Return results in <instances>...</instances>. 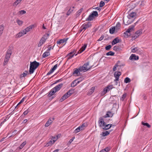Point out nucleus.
Wrapping results in <instances>:
<instances>
[{"label":"nucleus","instance_id":"f257e3e1","mask_svg":"<svg viewBox=\"0 0 152 152\" xmlns=\"http://www.w3.org/2000/svg\"><path fill=\"white\" fill-rule=\"evenodd\" d=\"M105 120L103 117H100L98 122L99 126L102 128L104 130H107L110 128L112 126V124H106L105 122Z\"/></svg>","mask_w":152,"mask_h":152},{"label":"nucleus","instance_id":"f03ea898","mask_svg":"<svg viewBox=\"0 0 152 152\" xmlns=\"http://www.w3.org/2000/svg\"><path fill=\"white\" fill-rule=\"evenodd\" d=\"M39 65V63L37 62L36 61H34L33 62H30L29 70V74L30 75L34 73V70L37 68Z\"/></svg>","mask_w":152,"mask_h":152},{"label":"nucleus","instance_id":"7ed1b4c3","mask_svg":"<svg viewBox=\"0 0 152 152\" xmlns=\"http://www.w3.org/2000/svg\"><path fill=\"white\" fill-rule=\"evenodd\" d=\"M49 33H47L43 36L38 44L37 46L38 47L41 46L45 42L49 37Z\"/></svg>","mask_w":152,"mask_h":152},{"label":"nucleus","instance_id":"20e7f679","mask_svg":"<svg viewBox=\"0 0 152 152\" xmlns=\"http://www.w3.org/2000/svg\"><path fill=\"white\" fill-rule=\"evenodd\" d=\"M12 53V52L10 50H7L3 63L4 66H5L9 62Z\"/></svg>","mask_w":152,"mask_h":152},{"label":"nucleus","instance_id":"39448f33","mask_svg":"<svg viewBox=\"0 0 152 152\" xmlns=\"http://www.w3.org/2000/svg\"><path fill=\"white\" fill-rule=\"evenodd\" d=\"M89 65V62H87L84 64L82 66L79 67V70L80 72L83 71V72H85L88 70L92 67V66H88Z\"/></svg>","mask_w":152,"mask_h":152},{"label":"nucleus","instance_id":"423d86ee","mask_svg":"<svg viewBox=\"0 0 152 152\" xmlns=\"http://www.w3.org/2000/svg\"><path fill=\"white\" fill-rule=\"evenodd\" d=\"M98 16V12L96 11H93L88 16V17L86 19V20L88 21H91L93 20L95 17Z\"/></svg>","mask_w":152,"mask_h":152},{"label":"nucleus","instance_id":"0eeeda50","mask_svg":"<svg viewBox=\"0 0 152 152\" xmlns=\"http://www.w3.org/2000/svg\"><path fill=\"white\" fill-rule=\"evenodd\" d=\"M30 29H24L16 35V37L19 38L24 35L26 34L27 32L30 31Z\"/></svg>","mask_w":152,"mask_h":152},{"label":"nucleus","instance_id":"6e6552de","mask_svg":"<svg viewBox=\"0 0 152 152\" xmlns=\"http://www.w3.org/2000/svg\"><path fill=\"white\" fill-rule=\"evenodd\" d=\"M142 31L141 29H139L137 31L135 34L132 36V40H134L135 39L137 38L140 35L142 34Z\"/></svg>","mask_w":152,"mask_h":152},{"label":"nucleus","instance_id":"1a4fd4ad","mask_svg":"<svg viewBox=\"0 0 152 152\" xmlns=\"http://www.w3.org/2000/svg\"><path fill=\"white\" fill-rule=\"evenodd\" d=\"M68 38H64L63 39H61L59 41H57V44L59 45L64 46L66 43V42L68 40Z\"/></svg>","mask_w":152,"mask_h":152},{"label":"nucleus","instance_id":"9d476101","mask_svg":"<svg viewBox=\"0 0 152 152\" xmlns=\"http://www.w3.org/2000/svg\"><path fill=\"white\" fill-rule=\"evenodd\" d=\"M121 73L120 72L117 71L115 72L114 75L115 78V81H118L119 80V76L121 75Z\"/></svg>","mask_w":152,"mask_h":152},{"label":"nucleus","instance_id":"9b49d317","mask_svg":"<svg viewBox=\"0 0 152 152\" xmlns=\"http://www.w3.org/2000/svg\"><path fill=\"white\" fill-rule=\"evenodd\" d=\"M113 87V85H112L108 86L104 89L103 92L104 94H106L108 91H109L110 90L112 89Z\"/></svg>","mask_w":152,"mask_h":152},{"label":"nucleus","instance_id":"f8f14e48","mask_svg":"<svg viewBox=\"0 0 152 152\" xmlns=\"http://www.w3.org/2000/svg\"><path fill=\"white\" fill-rule=\"evenodd\" d=\"M75 51H73L68 54L67 56V57L68 59H71L75 55V56L77 55V54H75Z\"/></svg>","mask_w":152,"mask_h":152},{"label":"nucleus","instance_id":"ddd939ff","mask_svg":"<svg viewBox=\"0 0 152 152\" xmlns=\"http://www.w3.org/2000/svg\"><path fill=\"white\" fill-rule=\"evenodd\" d=\"M91 23L90 22L86 23L83 25L82 28H91Z\"/></svg>","mask_w":152,"mask_h":152},{"label":"nucleus","instance_id":"4468645a","mask_svg":"<svg viewBox=\"0 0 152 152\" xmlns=\"http://www.w3.org/2000/svg\"><path fill=\"white\" fill-rule=\"evenodd\" d=\"M58 66V64H56L52 68L47 74V75H48L52 74L55 70L57 68Z\"/></svg>","mask_w":152,"mask_h":152},{"label":"nucleus","instance_id":"2eb2a0df","mask_svg":"<svg viewBox=\"0 0 152 152\" xmlns=\"http://www.w3.org/2000/svg\"><path fill=\"white\" fill-rule=\"evenodd\" d=\"M132 29H128V30L124 33V36L125 37L127 38L131 35L130 33L131 30Z\"/></svg>","mask_w":152,"mask_h":152},{"label":"nucleus","instance_id":"dca6fc26","mask_svg":"<svg viewBox=\"0 0 152 152\" xmlns=\"http://www.w3.org/2000/svg\"><path fill=\"white\" fill-rule=\"evenodd\" d=\"M56 141V139L54 140H53V139H51L48 142H47L45 146V147H48L50 146L51 145L53 144Z\"/></svg>","mask_w":152,"mask_h":152},{"label":"nucleus","instance_id":"f3484780","mask_svg":"<svg viewBox=\"0 0 152 152\" xmlns=\"http://www.w3.org/2000/svg\"><path fill=\"white\" fill-rule=\"evenodd\" d=\"M139 58V57L134 54H131L129 57V59L131 60H137Z\"/></svg>","mask_w":152,"mask_h":152},{"label":"nucleus","instance_id":"a211bd4d","mask_svg":"<svg viewBox=\"0 0 152 152\" xmlns=\"http://www.w3.org/2000/svg\"><path fill=\"white\" fill-rule=\"evenodd\" d=\"M63 83H60V84L56 86L53 88L56 92L57 91H59L61 89L62 87L63 86Z\"/></svg>","mask_w":152,"mask_h":152},{"label":"nucleus","instance_id":"6ab92c4d","mask_svg":"<svg viewBox=\"0 0 152 152\" xmlns=\"http://www.w3.org/2000/svg\"><path fill=\"white\" fill-rule=\"evenodd\" d=\"M53 118H50L48 121L46 122L45 125V127H47L49 126L53 122Z\"/></svg>","mask_w":152,"mask_h":152},{"label":"nucleus","instance_id":"aec40b11","mask_svg":"<svg viewBox=\"0 0 152 152\" xmlns=\"http://www.w3.org/2000/svg\"><path fill=\"white\" fill-rule=\"evenodd\" d=\"M136 16V13L135 12H132L130 13L128 17L130 19L131 18H135Z\"/></svg>","mask_w":152,"mask_h":152},{"label":"nucleus","instance_id":"412c9836","mask_svg":"<svg viewBox=\"0 0 152 152\" xmlns=\"http://www.w3.org/2000/svg\"><path fill=\"white\" fill-rule=\"evenodd\" d=\"M113 114L111 112L108 111L107 112L106 114L102 117H103L105 119V118L107 117H112L113 116Z\"/></svg>","mask_w":152,"mask_h":152},{"label":"nucleus","instance_id":"4be33fe9","mask_svg":"<svg viewBox=\"0 0 152 152\" xmlns=\"http://www.w3.org/2000/svg\"><path fill=\"white\" fill-rule=\"evenodd\" d=\"M87 46V44H85L84 45L82 46L78 52L77 53H80L83 51H84L86 49Z\"/></svg>","mask_w":152,"mask_h":152},{"label":"nucleus","instance_id":"5701e85b","mask_svg":"<svg viewBox=\"0 0 152 152\" xmlns=\"http://www.w3.org/2000/svg\"><path fill=\"white\" fill-rule=\"evenodd\" d=\"M56 92V91L53 88L50 91L48 95L49 97H50L53 95Z\"/></svg>","mask_w":152,"mask_h":152},{"label":"nucleus","instance_id":"b1692460","mask_svg":"<svg viewBox=\"0 0 152 152\" xmlns=\"http://www.w3.org/2000/svg\"><path fill=\"white\" fill-rule=\"evenodd\" d=\"M120 40L118 39V37L115 38V39H114L113 40L112 42V45H114L117 43H118L119 42Z\"/></svg>","mask_w":152,"mask_h":152},{"label":"nucleus","instance_id":"393cba45","mask_svg":"<svg viewBox=\"0 0 152 152\" xmlns=\"http://www.w3.org/2000/svg\"><path fill=\"white\" fill-rule=\"evenodd\" d=\"M111 130H109L102 132V136L103 137H105L108 135L110 134V133L111 132Z\"/></svg>","mask_w":152,"mask_h":152},{"label":"nucleus","instance_id":"a878e982","mask_svg":"<svg viewBox=\"0 0 152 152\" xmlns=\"http://www.w3.org/2000/svg\"><path fill=\"white\" fill-rule=\"evenodd\" d=\"M121 23L119 22L117 23L115 26H112L110 27V28H118L121 27Z\"/></svg>","mask_w":152,"mask_h":152},{"label":"nucleus","instance_id":"bb28decb","mask_svg":"<svg viewBox=\"0 0 152 152\" xmlns=\"http://www.w3.org/2000/svg\"><path fill=\"white\" fill-rule=\"evenodd\" d=\"M80 71L79 70V68L78 69H75V70L74 71L73 74H76V75L77 76H78L80 74Z\"/></svg>","mask_w":152,"mask_h":152},{"label":"nucleus","instance_id":"cd10ccee","mask_svg":"<svg viewBox=\"0 0 152 152\" xmlns=\"http://www.w3.org/2000/svg\"><path fill=\"white\" fill-rule=\"evenodd\" d=\"M73 92V90H70L69 91H68L65 94H66V95L67 96H68V98L72 94Z\"/></svg>","mask_w":152,"mask_h":152},{"label":"nucleus","instance_id":"c85d7f7f","mask_svg":"<svg viewBox=\"0 0 152 152\" xmlns=\"http://www.w3.org/2000/svg\"><path fill=\"white\" fill-rule=\"evenodd\" d=\"M29 73L28 71H24V72H23V73L21 75H20V77H24L25 76H26V75H27Z\"/></svg>","mask_w":152,"mask_h":152},{"label":"nucleus","instance_id":"c756f323","mask_svg":"<svg viewBox=\"0 0 152 152\" xmlns=\"http://www.w3.org/2000/svg\"><path fill=\"white\" fill-rule=\"evenodd\" d=\"M50 55V53L49 51H48L44 53L42 55L43 58H45Z\"/></svg>","mask_w":152,"mask_h":152},{"label":"nucleus","instance_id":"7c9ffc66","mask_svg":"<svg viewBox=\"0 0 152 152\" xmlns=\"http://www.w3.org/2000/svg\"><path fill=\"white\" fill-rule=\"evenodd\" d=\"M110 150V148L107 147L101 150L100 152H107Z\"/></svg>","mask_w":152,"mask_h":152},{"label":"nucleus","instance_id":"2f4dec72","mask_svg":"<svg viewBox=\"0 0 152 152\" xmlns=\"http://www.w3.org/2000/svg\"><path fill=\"white\" fill-rule=\"evenodd\" d=\"M67 98L68 96H67L65 94H64L60 99V101L61 102L63 101L64 100H65Z\"/></svg>","mask_w":152,"mask_h":152},{"label":"nucleus","instance_id":"473e14b6","mask_svg":"<svg viewBox=\"0 0 152 152\" xmlns=\"http://www.w3.org/2000/svg\"><path fill=\"white\" fill-rule=\"evenodd\" d=\"M37 24H34L31 25L30 26L28 27H27L26 28L31 29V28H37Z\"/></svg>","mask_w":152,"mask_h":152},{"label":"nucleus","instance_id":"72a5a7b5","mask_svg":"<svg viewBox=\"0 0 152 152\" xmlns=\"http://www.w3.org/2000/svg\"><path fill=\"white\" fill-rule=\"evenodd\" d=\"M117 29H110L109 32L110 34H113L117 32Z\"/></svg>","mask_w":152,"mask_h":152},{"label":"nucleus","instance_id":"f704fd0d","mask_svg":"<svg viewBox=\"0 0 152 152\" xmlns=\"http://www.w3.org/2000/svg\"><path fill=\"white\" fill-rule=\"evenodd\" d=\"M87 126V124H86L84 123L82 124L81 126H79L80 127V129L81 130L84 129L85 127Z\"/></svg>","mask_w":152,"mask_h":152},{"label":"nucleus","instance_id":"c9c22d12","mask_svg":"<svg viewBox=\"0 0 152 152\" xmlns=\"http://www.w3.org/2000/svg\"><path fill=\"white\" fill-rule=\"evenodd\" d=\"M77 80H74L71 83V87H74L76 86L77 85L76 83V81Z\"/></svg>","mask_w":152,"mask_h":152},{"label":"nucleus","instance_id":"e433bc0d","mask_svg":"<svg viewBox=\"0 0 152 152\" xmlns=\"http://www.w3.org/2000/svg\"><path fill=\"white\" fill-rule=\"evenodd\" d=\"M95 88L94 87H92L89 90V91H88V94L89 95L91 94L94 91Z\"/></svg>","mask_w":152,"mask_h":152},{"label":"nucleus","instance_id":"4c0bfd02","mask_svg":"<svg viewBox=\"0 0 152 152\" xmlns=\"http://www.w3.org/2000/svg\"><path fill=\"white\" fill-rule=\"evenodd\" d=\"M26 144V142L24 141L23 143H22L19 147V148L20 149H22L24 146Z\"/></svg>","mask_w":152,"mask_h":152},{"label":"nucleus","instance_id":"58836bf2","mask_svg":"<svg viewBox=\"0 0 152 152\" xmlns=\"http://www.w3.org/2000/svg\"><path fill=\"white\" fill-rule=\"evenodd\" d=\"M115 53L112 52L111 51H110L107 53L106 54L107 56H113L114 55Z\"/></svg>","mask_w":152,"mask_h":152},{"label":"nucleus","instance_id":"ea45409f","mask_svg":"<svg viewBox=\"0 0 152 152\" xmlns=\"http://www.w3.org/2000/svg\"><path fill=\"white\" fill-rule=\"evenodd\" d=\"M126 94H123L122 96L121 97V98H120V100L122 101H123L126 98Z\"/></svg>","mask_w":152,"mask_h":152},{"label":"nucleus","instance_id":"a19ab883","mask_svg":"<svg viewBox=\"0 0 152 152\" xmlns=\"http://www.w3.org/2000/svg\"><path fill=\"white\" fill-rule=\"evenodd\" d=\"M130 81V79L128 77H126L124 80V82L126 83H129Z\"/></svg>","mask_w":152,"mask_h":152},{"label":"nucleus","instance_id":"79ce46f5","mask_svg":"<svg viewBox=\"0 0 152 152\" xmlns=\"http://www.w3.org/2000/svg\"><path fill=\"white\" fill-rule=\"evenodd\" d=\"M73 9H71V8H70L66 13L67 15H69L71 14V12L73 11Z\"/></svg>","mask_w":152,"mask_h":152},{"label":"nucleus","instance_id":"37998d69","mask_svg":"<svg viewBox=\"0 0 152 152\" xmlns=\"http://www.w3.org/2000/svg\"><path fill=\"white\" fill-rule=\"evenodd\" d=\"M80 130H82L80 129V127L79 126L74 130V133H76L80 131Z\"/></svg>","mask_w":152,"mask_h":152},{"label":"nucleus","instance_id":"c03bdc74","mask_svg":"<svg viewBox=\"0 0 152 152\" xmlns=\"http://www.w3.org/2000/svg\"><path fill=\"white\" fill-rule=\"evenodd\" d=\"M20 2H19L18 0H17L13 4V6L16 7L18 4L20 3Z\"/></svg>","mask_w":152,"mask_h":152},{"label":"nucleus","instance_id":"a18cd8bd","mask_svg":"<svg viewBox=\"0 0 152 152\" xmlns=\"http://www.w3.org/2000/svg\"><path fill=\"white\" fill-rule=\"evenodd\" d=\"M138 49L136 47L132 49V52L133 53H136L138 50Z\"/></svg>","mask_w":152,"mask_h":152},{"label":"nucleus","instance_id":"49530a36","mask_svg":"<svg viewBox=\"0 0 152 152\" xmlns=\"http://www.w3.org/2000/svg\"><path fill=\"white\" fill-rule=\"evenodd\" d=\"M18 13L21 15H22L25 14L26 13V11L24 10H22L18 12Z\"/></svg>","mask_w":152,"mask_h":152},{"label":"nucleus","instance_id":"de8ad7c7","mask_svg":"<svg viewBox=\"0 0 152 152\" xmlns=\"http://www.w3.org/2000/svg\"><path fill=\"white\" fill-rule=\"evenodd\" d=\"M83 8H81L80 10H79L77 12V15H80L81 13V12L83 11Z\"/></svg>","mask_w":152,"mask_h":152},{"label":"nucleus","instance_id":"09e8293b","mask_svg":"<svg viewBox=\"0 0 152 152\" xmlns=\"http://www.w3.org/2000/svg\"><path fill=\"white\" fill-rule=\"evenodd\" d=\"M142 124L143 125L146 126L148 128H150L151 127V126L148 123L142 122Z\"/></svg>","mask_w":152,"mask_h":152},{"label":"nucleus","instance_id":"8fccbe9b","mask_svg":"<svg viewBox=\"0 0 152 152\" xmlns=\"http://www.w3.org/2000/svg\"><path fill=\"white\" fill-rule=\"evenodd\" d=\"M112 46L111 45H109L108 46H107L105 47V49L107 50H109L111 48Z\"/></svg>","mask_w":152,"mask_h":152},{"label":"nucleus","instance_id":"3c124183","mask_svg":"<svg viewBox=\"0 0 152 152\" xmlns=\"http://www.w3.org/2000/svg\"><path fill=\"white\" fill-rule=\"evenodd\" d=\"M29 112L30 110H29V109H28L23 112V114L24 115H26Z\"/></svg>","mask_w":152,"mask_h":152},{"label":"nucleus","instance_id":"603ef678","mask_svg":"<svg viewBox=\"0 0 152 152\" xmlns=\"http://www.w3.org/2000/svg\"><path fill=\"white\" fill-rule=\"evenodd\" d=\"M105 4L104 3L103 1H101L100 3L99 7H102L104 6Z\"/></svg>","mask_w":152,"mask_h":152},{"label":"nucleus","instance_id":"864d4df0","mask_svg":"<svg viewBox=\"0 0 152 152\" xmlns=\"http://www.w3.org/2000/svg\"><path fill=\"white\" fill-rule=\"evenodd\" d=\"M118 64H116L115 65L113 66V70L114 71H115L116 70V68L118 67Z\"/></svg>","mask_w":152,"mask_h":152},{"label":"nucleus","instance_id":"5fc2aeb1","mask_svg":"<svg viewBox=\"0 0 152 152\" xmlns=\"http://www.w3.org/2000/svg\"><path fill=\"white\" fill-rule=\"evenodd\" d=\"M137 23L136 22V23H134L133 25H132L129 27V28H134L135 27V26L136 25V23Z\"/></svg>","mask_w":152,"mask_h":152},{"label":"nucleus","instance_id":"6e6d98bb","mask_svg":"<svg viewBox=\"0 0 152 152\" xmlns=\"http://www.w3.org/2000/svg\"><path fill=\"white\" fill-rule=\"evenodd\" d=\"M17 22L19 25H21L23 23L22 21L20 20H17Z\"/></svg>","mask_w":152,"mask_h":152},{"label":"nucleus","instance_id":"4d7b16f0","mask_svg":"<svg viewBox=\"0 0 152 152\" xmlns=\"http://www.w3.org/2000/svg\"><path fill=\"white\" fill-rule=\"evenodd\" d=\"M24 97L22 99L20 100V102L17 104V105L16 106V107L17 106H18V105H19L20 104H21L23 102H24Z\"/></svg>","mask_w":152,"mask_h":152},{"label":"nucleus","instance_id":"13d9d810","mask_svg":"<svg viewBox=\"0 0 152 152\" xmlns=\"http://www.w3.org/2000/svg\"><path fill=\"white\" fill-rule=\"evenodd\" d=\"M75 137H73L69 141V144H70L72 142V141H73L75 139Z\"/></svg>","mask_w":152,"mask_h":152},{"label":"nucleus","instance_id":"bf43d9fd","mask_svg":"<svg viewBox=\"0 0 152 152\" xmlns=\"http://www.w3.org/2000/svg\"><path fill=\"white\" fill-rule=\"evenodd\" d=\"M119 49V48L118 46H115L113 47V50H118Z\"/></svg>","mask_w":152,"mask_h":152},{"label":"nucleus","instance_id":"052dcab7","mask_svg":"<svg viewBox=\"0 0 152 152\" xmlns=\"http://www.w3.org/2000/svg\"><path fill=\"white\" fill-rule=\"evenodd\" d=\"M120 63V61H117V62L116 63V64H118V66L121 67L122 66H124V65H122V64H119V63Z\"/></svg>","mask_w":152,"mask_h":152},{"label":"nucleus","instance_id":"680f3d73","mask_svg":"<svg viewBox=\"0 0 152 152\" xmlns=\"http://www.w3.org/2000/svg\"><path fill=\"white\" fill-rule=\"evenodd\" d=\"M104 37V36L103 35H102L100 37V38L99 39H98V41H101L102 40L103 38Z\"/></svg>","mask_w":152,"mask_h":152},{"label":"nucleus","instance_id":"e2e57ef3","mask_svg":"<svg viewBox=\"0 0 152 152\" xmlns=\"http://www.w3.org/2000/svg\"><path fill=\"white\" fill-rule=\"evenodd\" d=\"M61 79H60L59 80H57L54 83H53V84H56L58 82H61Z\"/></svg>","mask_w":152,"mask_h":152},{"label":"nucleus","instance_id":"0e129e2a","mask_svg":"<svg viewBox=\"0 0 152 152\" xmlns=\"http://www.w3.org/2000/svg\"><path fill=\"white\" fill-rule=\"evenodd\" d=\"M107 27H106L105 25L103 26H99V28H106Z\"/></svg>","mask_w":152,"mask_h":152},{"label":"nucleus","instance_id":"69168bd1","mask_svg":"<svg viewBox=\"0 0 152 152\" xmlns=\"http://www.w3.org/2000/svg\"><path fill=\"white\" fill-rule=\"evenodd\" d=\"M58 139V136H57L56 137H53V140H56V141Z\"/></svg>","mask_w":152,"mask_h":152},{"label":"nucleus","instance_id":"338daca9","mask_svg":"<svg viewBox=\"0 0 152 152\" xmlns=\"http://www.w3.org/2000/svg\"><path fill=\"white\" fill-rule=\"evenodd\" d=\"M93 9H96L100 11L101 9L99 7H96L93 8Z\"/></svg>","mask_w":152,"mask_h":152},{"label":"nucleus","instance_id":"774afa93","mask_svg":"<svg viewBox=\"0 0 152 152\" xmlns=\"http://www.w3.org/2000/svg\"><path fill=\"white\" fill-rule=\"evenodd\" d=\"M75 80H77V81L76 82V83L77 85L78 84L80 83V81L78 80L77 79H76Z\"/></svg>","mask_w":152,"mask_h":152}]
</instances>
